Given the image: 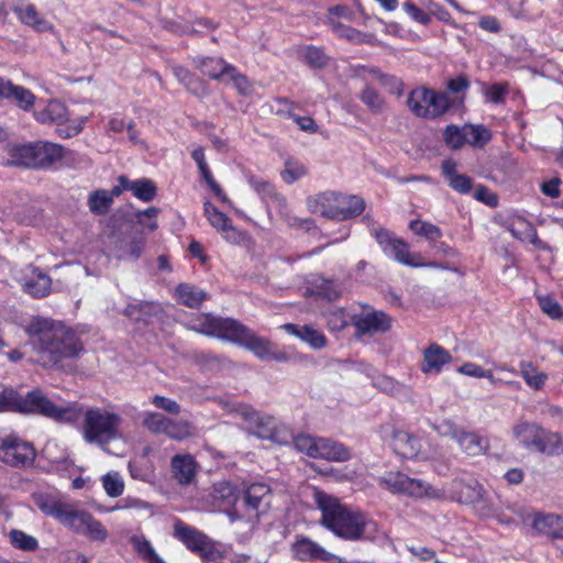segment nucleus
I'll return each instance as SVG.
<instances>
[{
  "instance_id": "obj_1",
  "label": "nucleus",
  "mask_w": 563,
  "mask_h": 563,
  "mask_svg": "<svg viewBox=\"0 0 563 563\" xmlns=\"http://www.w3.org/2000/svg\"><path fill=\"white\" fill-rule=\"evenodd\" d=\"M36 362L44 367H57L65 358L76 357L82 345L76 333L51 319L33 318L25 327Z\"/></svg>"
},
{
  "instance_id": "obj_2",
  "label": "nucleus",
  "mask_w": 563,
  "mask_h": 563,
  "mask_svg": "<svg viewBox=\"0 0 563 563\" xmlns=\"http://www.w3.org/2000/svg\"><path fill=\"white\" fill-rule=\"evenodd\" d=\"M312 499L321 512V526L341 539L362 540L369 538L377 529L376 522L366 512L342 504L335 496L314 488Z\"/></svg>"
},
{
  "instance_id": "obj_3",
  "label": "nucleus",
  "mask_w": 563,
  "mask_h": 563,
  "mask_svg": "<svg viewBox=\"0 0 563 563\" xmlns=\"http://www.w3.org/2000/svg\"><path fill=\"white\" fill-rule=\"evenodd\" d=\"M5 411L36 413L60 423L76 422L81 413L77 404H55L41 389L21 396L13 388H0V412Z\"/></svg>"
},
{
  "instance_id": "obj_4",
  "label": "nucleus",
  "mask_w": 563,
  "mask_h": 563,
  "mask_svg": "<svg viewBox=\"0 0 563 563\" xmlns=\"http://www.w3.org/2000/svg\"><path fill=\"white\" fill-rule=\"evenodd\" d=\"M120 413L101 407H92L85 411L81 426L82 439L90 444L101 448L111 441L122 438Z\"/></svg>"
},
{
  "instance_id": "obj_5",
  "label": "nucleus",
  "mask_w": 563,
  "mask_h": 563,
  "mask_svg": "<svg viewBox=\"0 0 563 563\" xmlns=\"http://www.w3.org/2000/svg\"><path fill=\"white\" fill-rule=\"evenodd\" d=\"M514 439L525 449L547 455L563 453L562 438L558 432L545 430L540 424L519 420L512 427Z\"/></svg>"
},
{
  "instance_id": "obj_6",
  "label": "nucleus",
  "mask_w": 563,
  "mask_h": 563,
  "mask_svg": "<svg viewBox=\"0 0 563 563\" xmlns=\"http://www.w3.org/2000/svg\"><path fill=\"white\" fill-rule=\"evenodd\" d=\"M407 106L418 118L434 119L448 111L451 100L445 92L418 87L410 91Z\"/></svg>"
},
{
  "instance_id": "obj_7",
  "label": "nucleus",
  "mask_w": 563,
  "mask_h": 563,
  "mask_svg": "<svg viewBox=\"0 0 563 563\" xmlns=\"http://www.w3.org/2000/svg\"><path fill=\"white\" fill-rule=\"evenodd\" d=\"M294 445L299 452L313 459L344 462L351 457L346 446L327 438L299 434L294 439Z\"/></svg>"
},
{
  "instance_id": "obj_8",
  "label": "nucleus",
  "mask_w": 563,
  "mask_h": 563,
  "mask_svg": "<svg viewBox=\"0 0 563 563\" xmlns=\"http://www.w3.org/2000/svg\"><path fill=\"white\" fill-rule=\"evenodd\" d=\"M271 488L265 483H253L241 495L240 503L233 511V520L254 523L269 505Z\"/></svg>"
},
{
  "instance_id": "obj_9",
  "label": "nucleus",
  "mask_w": 563,
  "mask_h": 563,
  "mask_svg": "<svg viewBox=\"0 0 563 563\" xmlns=\"http://www.w3.org/2000/svg\"><path fill=\"white\" fill-rule=\"evenodd\" d=\"M378 485L393 494H402L415 498H438L440 492L428 483L412 478L401 472H389L378 478Z\"/></svg>"
},
{
  "instance_id": "obj_10",
  "label": "nucleus",
  "mask_w": 563,
  "mask_h": 563,
  "mask_svg": "<svg viewBox=\"0 0 563 563\" xmlns=\"http://www.w3.org/2000/svg\"><path fill=\"white\" fill-rule=\"evenodd\" d=\"M174 536L203 561L214 562L220 559V551L217 549L216 543L195 527L178 520L174 525Z\"/></svg>"
},
{
  "instance_id": "obj_11",
  "label": "nucleus",
  "mask_w": 563,
  "mask_h": 563,
  "mask_svg": "<svg viewBox=\"0 0 563 563\" xmlns=\"http://www.w3.org/2000/svg\"><path fill=\"white\" fill-rule=\"evenodd\" d=\"M229 342L247 349L262 361L275 360L285 362L288 360L286 353L273 351L269 340L256 335L239 321L235 322Z\"/></svg>"
},
{
  "instance_id": "obj_12",
  "label": "nucleus",
  "mask_w": 563,
  "mask_h": 563,
  "mask_svg": "<svg viewBox=\"0 0 563 563\" xmlns=\"http://www.w3.org/2000/svg\"><path fill=\"white\" fill-rule=\"evenodd\" d=\"M372 234L387 256L404 265L411 267L429 266L434 268H444L443 265L434 262L428 264L419 262L418 258H420V256L417 254L412 255L409 252V245L404 240L393 236L384 229H373Z\"/></svg>"
},
{
  "instance_id": "obj_13",
  "label": "nucleus",
  "mask_w": 563,
  "mask_h": 563,
  "mask_svg": "<svg viewBox=\"0 0 563 563\" xmlns=\"http://www.w3.org/2000/svg\"><path fill=\"white\" fill-rule=\"evenodd\" d=\"M35 450L31 443L23 441L15 433L0 430V460L12 466L31 464Z\"/></svg>"
},
{
  "instance_id": "obj_14",
  "label": "nucleus",
  "mask_w": 563,
  "mask_h": 563,
  "mask_svg": "<svg viewBox=\"0 0 563 563\" xmlns=\"http://www.w3.org/2000/svg\"><path fill=\"white\" fill-rule=\"evenodd\" d=\"M229 410L235 412L242 420L246 431L262 439L276 438V420L269 415H264L246 404H233Z\"/></svg>"
},
{
  "instance_id": "obj_15",
  "label": "nucleus",
  "mask_w": 563,
  "mask_h": 563,
  "mask_svg": "<svg viewBox=\"0 0 563 563\" xmlns=\"http://www.w3.org/2000/svg\"><path fill=\"white\" fill-rule=\"evenodd\" d=\"M383 433L385 439H389V444L396 454L405 459H431V455L422 450L421 441L416 435L393 427L384 428Z\"/></svg>"
},
{
  "instance_id": "obj_16",
  "label": "nucleus",
  "mask_w": 563,
  "mask_h": 563,
  "mask_svg": "<svg viewBox=\"0 0 563 563\" xmlns=\"http://www.w3.org/2000/svg\"><path fill=\"white\" fill-rule=\"evenodd\" d=\"M351 323L355 328V336L361 340L383 334L390 329L389 317L383 311L374 309H365L353 314Z\"/></svg>"
},
{
  "instance_id": "obj_17",
  "label": "nucleus",
  "mask_w": 563,
  "mask_h": 563,
  "mask_svg": "<svg viewBox=\"0 0 563 563\" xmlns=\"http://www.w3.org/2000/svg\"><path fill=\"white\" fill-rule=\"evenodd\" d=\"M236 320L231 318L214 317L210 313H201L192 317L187 325L198 333L216 336L229 341Z\"/></svg>"
},
{
  "instance_id": "obj_18",
  "label": "nucleus",
  "mask_w": 563,
  "mask_h": 563,
  "mask_svg": "<svg viewBox=\"0 0 563 563\" xmlns=\"http://www.w3.org/2000/svg\"><path fill=\"white\" fill-rule=\"evenodd\" d=\"M0 99L14 103L23 111L31 110L36 101L34 93L23 86L14 85L11 80L0 77Z\"/></svg>"
},
{
  "instance_id": "obj_19",
  "label": "nucleus",
  "mask_w": 563,
  "mask_h": 563,
  "mask_svg": "<svg viewBox=\"0 0 563 563\" xmlns=\"http://www.w3.org/2000/svg\"><path fill=\"white\" fill-rule=\"evenodd\" d=\"M20 282L24 291L35 298H43L51 292L49 276L32 265L25 267Z\"/></svg>"
},
{
  "instance_id": "obj_20",
  "label": "nucleus",
  "mask_w": 563,
  "mask_h": 563,
  "mask_svg": "<svg viewBox=\"0 0 563 563\" xmlns=\"http://www.w3.org/2000/svg\"><path fill=\"white\" fill-rule=\"evenodd\" d=\"M291 552L300 561L319 560L330 562L331 560H340L307 537L298 538L291 545Z\"/></svg>"
},
{
  "instance_id": "obj_21",
  "label": "nucleus",
  "mask_w": 563,
  "mask_h": 563,
  "mask_svg": "<svg viewBox=\"0 0 563 563\" xmlns=\"http://www.w3.org/2000/svg\"><path fill=\"white\" fill-rule=\"evenodd\" d=\"M212 497L217 507L233 522V511L240 503L241 493L229 482H220L213 485Z\"/></svg>"
},
{
  "instance_id": "obj_22",
  "label": "nucleus",
  "mask_w": 563,
  "mask_h": 563,
  "mask_svg": "<svg viewBox=\"0 0 563 563\" xmlns=\"http://www.w3.org/2000/svg\"><path fill=\"white\" fill-rule=\"evenodd\" d=\"M33 145V168H49L65 155L63 146L51 142H35Z\"/></svg>"
},
{
  "instance_id": "obj_23",
  "label": "nucleus",
  "mask_w": 563,
  "mask_h": 563,
  "mask_svg": "<svg viewBox=\"0 0 563 563\" xmlns=\"http://www.w3.org/2000/svg\"><path fill=\"white\" fill-rule=\"evenodd\" d=\"M451 361L452 356L449 351L437 343H432L423 351L420 369L426 375H439Z\"/></svg>"
},
{
  "instance_id": "obj_24",
  "label": "nucleus",
  "mask_w": 563,
  "mask_h": 563,
  "mask_svg": "<svg viewBox=\"0 0 563 563\" xmlns=\"http://www.w3.org/2000/svg\"><path fill=\"white\" fill-rule=\"evenodd\" d=\"M205 216L209 223L230 243H239L241 233L231 224V220L212 203L205 202Z\"/></svg>"
},
{
  "instance_id": "obj_25",
  "label": "nucleus",
  "mask_w": 563,
  "mask_h": 563,
  "mask_svg": "<svg viewBox=\"0 0 563 563\" xmlns=\"http://www.w3.org/2000/svg\"><path fill=\"white\" fill-rule=\"evenodd\" d=\"M282 328L288 334L296 336L300 341L307 343L313 350H321L327 346L328 340L325 335L312 325L285 323L282 325Z\"/></svg>"
},
{
  "instance_id": "obj_26",
  "label": "nucleus",
  "mask_w": 563,
  "mask_h": 563,
  "mask_svg": "<svg viewBox=\"0 0 563 563\" xmlns=\"http://www.w3.org/2000/svg\"><path fill=\"white\" fill-rule=\"evenodd\" d=\"M338 192L324 191L307 200V207L312 213H319L329 219H338Z\"/></svg>"
},
{
  "instance_id": "obj_27",
  "label": "nucleus",
  "mask_w": 563,
  "mask_h": 563,
  "mask_svg": "<svg viewBox=\"0 0 563 563\" xmlns=\"http://www.w3.org/2000/svg\"><path fill=\"white\" fill-rule=\"evenodd\" d=\"M442 174L449 185V187L461 194L467 195L473 189V180L471 177L457 172V164L454 161H443L441 165Z\"/></svg>"
},
{
  "instance_id": "obj_28",
  "label": "nucleus",
  "mask_w": 563,
  "mask_h": 563,
  "mask_svg": "<svg viewBox=\"0 0 563 563\" xmlns=\"http://www.w3.org/2000/svg\"><path fill=\"white\" fill-rule=\"evenodd\" d=\"M33 115L38 123L60 125L68 120L69 114L63 102L51 100L43 108L34 110Z\"/></svg>"
},
{
  "instance_id": "obj_29",
  "label": "nucleus",
  "mask_w": 563,
  "mask_h": 563,
  "mask_svg": "<svg viewBox=\"0 0 563 563\" xmlns=\"http://www.w3.org/2000/svg\"><path fill=\"white\" fill-rule=\"evenodd\" d=\"M20 22L35 30L36 32H53L54 25L44 19L33 4L16 5L13 8Z\"/></svg>"
},
{
  "instance_id": "obj_30",
  "label": "nucleus",
  "mask_w": 563,
  "mask_h": 563,
  "mask_svg": "<svg viewBox=\"0 0 563 563\" xmlns=\"http://www.w3.org/2000/svg\"><path fill=\"white\" fill-rule=\"evenodd\" d=\"M508 231L521 242L531 243L538 249L545 247V244L538 238L537 230L532 223L522 217L514 218L508 225Z\"/></svg>"
},
{
  "instance_id": "obj_31",
  "label": "nucleus",
  "mask_w": 563,
  "mask_h": 563,
  "mask_svg": "<svg viewBox=\"0 0 563 563\" xmlns=\"http://www.w3.org/2000/svg\"><path fill=\"white\" fill-rule=\"evenodd\" d=\"M119 183L121 191L129 190L134 197L144 202L153 200L156 195V186L154 181L148 178L130 180L125 176H120Z\"/></svg>"
},
{
  "instance_id": "obj_32",
  "label": "nucleus",
  "mask_w": 563,
  "mask_h": 563,
  "mask_svg": "<svg viewBox=\"0 0 563 563\" xmlns=\"http://www.w3.org/2000/svg\"><path fill=\"white\" fill-rule=\"evenodd\" d=\"M145 245L142 235H130L119 239L114 246V256L119 260L135 261L140 257Z\"/></svg>"
},
{
  "instance_id": "obj_33",
  "label": "nucleus",
  "mask_w": 563,
  "mask_h": 563,
  "mask_svg": "<svg viewBox=\"0 0 563 563\" xmlns=\"http://www.w3.org/2000/svg\"><path fill=\"white\" fill-rule=\"evenodd\" d=\"M533 529L555 539H563V517L554 514H539L532 522Z\"/></svg>"
},
{
  "instance_id": "obj_34",
  "label": "nucleus",
  "mask_w": 563,
  "mask_h": 563,
  "mask_svg": "<svg viewBox=\"0 0 563 563\" xmlns=\"http://www.w3.org/2000/svg\"><path fill=\"white\" fill-rule=\"evenodd\" d=\"M172 470L180 484H189L196 475V462L189 454H178L172 459Z\"/></svg>"
},
{
  "instance_id": "obj_35",
  "label": "nucleus",
  "mask_w": 563,
  "mask_h": 563,
  "mask_svg": "<svg viewBox=\"0 0 563 563\" xmlns=\"http://www.w3.org/2000/svg\"><path fill=\"white\" fill-rule=\"evenodd\" d=\"M90 515L86 509L78 508L74 504L68 503L58 522L74 533L79 534Z\"/></svg>"
},
{
  "instance_id": "obj_36",
  "label": "nucleus",
  "mask_w": 563,
  "mask_h": 563,
  "mask_svg": "<svg viewBox=\"0 0 563 563\" xmlns=\"http://www.w3.org/2000/svg\"><path fill=\"white\" fill-rule=\"evenodd\" d=\"M338 220L357 217L365 209V201L358 196L338 192Z\"/></svg>"
},
{
  "instance_id": "obj_37",
  "label": "nucleus",
  "mask_w": 563,
  "mask_h": 563,
  "mask_svg": "<svg viewBox=\"0 0 563 563\" xmlns=\"http://www.w3.org/2000/svg\"><path fill=\"white\" fill-rule=\"evenodd\" d=\"M130 543L137 556L145 563H165L144 534L135 533L131 536Z\"/></svg>"
},
{
  "instance_id": "obj_38",
  "label": "nucleus",
  "mask_w": 563,
  "mask_h": 563,
  "mask_svg": "<svg viewBox=\"0 0 563 563\" xmlns=\"http://www.w3.org/2000/svg\"><path fill=\"white\" fill-rule=\"evenodd\" d=\"M165 435L175 441H184L197 437L198 429L189 420L169 418Z\"/></svg>"
},
{
  "instance_id": "obj_39",
  "label": "nucleus",
  "mask_w": 563,
  "mask_h": 563,
  "mask_svg": "<svg viewBox=\"0 0 563 563\" xmlns=\"http://www.w3.org/2000/svg\"><path fill=\"white\" fill-rule=\"evenodd\" d=\"M176 300L189 308H198L206 299L207 292L189 284H180L175 290Z\"/></svg>"
},
{
  "instance_id": "obj_40",
  "label": "nucleus",
  "mask_w": 563,
  "mask_h": 563,
  "mask_svg": "<svg viewBox=\"0 0 563 563\" xmlns=\"http://www.w3.org/2000/svg\"><path fill=\"white\" fill-rule=\"evenodd\" d=\"M456 442L466 454L472 456L479 455L487 449V441L484 438L465 430L456 433Z\"/></svg>"
},
{
  "instance_id": "obj_41",
  "label": "nucleus",
  "mask_w": 563,
  "mask_h": 563,
  "mask_svg": "<svg viewBox=\"0 0 563 563\" xmlns=\"http://www.w3.org/2000/svg\"><path fill=\"white\" fill-rule=\"evenodd\" d=\"M33 499L35 505L47 516L53 517L57 521L63 516V512L68 505V503H65L54 496L46 495V494H34Z\"/></svg>"
},
{
  "instance_id": "obj_42",
  "label": "nucleus",
  "mask_w": 563,
  "mask_h": 563,
  "mask_svg": "<svg viewBox=\"0 0 563 563\" xmlns=\"http://www.w3.org/2000/svg\"><path fill=\"white\" fill-rule=\"evenodd\" d=\"M520 375L525 383L533 390H541L548 382L549 375L530 362L519 363Z\"/></svg>"
},
{
  "instance_id": "obj_43",
  "label": "nucleus",
  "mask_w": 563,
  "mask_h": 563,
  "mask_svg": "<svg viewBox=\"0 0 563 563\" xmlns=\"http://www.w3.org/2000/svg\"><path fill=\"white\" fill-rule=\"evenodd\" d=\"M121 188L114 187L111 192L107 190H97L89 197L88 205L95 214L106 213L113 202V196H120Z\"/></svg>"
},
{
  "instance_id": "obj_44",
  "label": "nucleus",
  "mask_w": 563,
  "mask_h": 563,
  "mask_svg": "<svg viewBox=\"0 0 563 563\" xmlns=\"http://www.w3.org/2000/svg\"><path fill=\"white\" fill-rule=\"evenodd\" d=\"M198 67L202 74L212 79H219L227 76L228 73L234 71V67L232 65L227 64L222 58L216 57L201 58L198 63Z\"/></svg>"
},
{
  "instance_id": "obj_45",
  "label": "nucleus",
  "mask_w": 563,
  "mask_h": 563,
  "mask_svg": "<svg viewBox=\"0 0 563 563\" xmlns=\"http://www.w3.org/2000/svg\"><path fill=\"white\" fill-rule=\"evenodd\" d=\"M8 165L33 167V145L32 143L22 145H12L8 148Z\"/></svg>"
},
{
  "instance_id": "obj_46",
  "label": "nucleus",
  "mask_w": 563,
  "mask_h": 563,
  "mask_svg": "<svg viewBox=\"0 0 563 563\" xmlns=\"http://www.w3.org/2000/svg\"><path fill=\"white\" fill-rule=\"evenodd\" d=\"M249 184L258 195H261L263 200L267 201L268 199H272L278 205V207H286L285 198L275 192V188L269 181L256 176H250Z\"/></svg>"
},
{
  "instance_id": "obj_47",
  "label": "nucleus",
  "mask_w": 563,
  "mask_h": 563,
  "mask_svg": "<svg viewBox=\"0 0 563 563\" xmlns=\"http://www.w3.org/2000/svg\"><path fill=\"white\" fill-rule=\"evenodd\" d=\"M169 417L156 412V411H144L142 413V426L148 432L153 434H164L166 433L168 426Z\"/></svg>"
},
{
  "instance_id": "obj_48",
  "label": "nucleus",
  "mask_w": 563,
  "mask_h": 563,
  "mask_svg": "<svg viewBox=\"0 0 563 563\" xmlns=\"http://www.w3.org/2000/svg\"><path fill=\"white\" fill-rule=\"evenodd\" d=\"M312 292L319 297H323L328 300H335L341 296V287L332 280L323 277H314L312 280Z\"/></svg>"
},
{
  "instance_id": "obj_49",
  "label": "nucleus",
  "mask_w": 563,
  "mask_h": 563,
  "mask_svg": "<svg viewBox=\"0 0 563 563\" xmlns=\"http://www.w3.org/2000/svg\"><path fill=\"white\" fill-rule=\"evenodd\" d=\"M80 536L88 538L91 541L103 543L109 537L106 527L97 520L92 515L86 521L82 530L79 532Z\"/></svg>"
},
{
  "instance_id": "obj_50",
  "label": "nucleus",
  "mask_w": 563,
  "mask_h": 563,
  "mask_svg": "<svg viewBox=\"0 0 563 563\" xmlns=\"http://www.w3.org/2000/svg\"><path fill=\"white\" fill-rule=\"evenodd\" d=\"M102 487L109 497H119L124 492L123 477L115 471L108 472L101 477Z\"/></svg>"
},
{
  "instance_id": "obj_51",
  "label": "nucleus",
  "mask_w": 563,
  "mask_h": 563,
  "mask_svg": "<svg viewBox=\"0 0 563 563\" xmlns=\"http://www.w3.org/2000/svg\"><path fill=\"white\" fill-rule=\"evenodd\" d=\"M10 543L22 551H35L38 548V541L33 536L26 534L19 529H12L9 532Z\"/></svg>"
},
{
  "instance_id": "obj_52",
  "label": "nucleus",
  "mask_w": 563,
  "mask_h": 563,
  "mask_svg": "<svg viewBox=\"0 0 563 563\" xmlns=\"http://www.w3.org/2000/svg\"><path fill=\"white\" fill-rule=\"evenodd\" d=\"M466 144L481 147L492 139V133L483 125L465 124Z\"/></svg>"
},
{
  "instance_id": "obj_53",
  "label": "nucleus",
  "mask_w": 563,
  "mask_h": 563,
  "mask_svg": "<svg viewBox=\"0 0 563 563\" xmlns=\"http://www.w3.org/2000/svg\"><path fill=\"white\" fill-rule=\"evenodd\" d=\"M409 229L415 234L426 238L429 242H435L442 236V231L439 227L421 220L410 221Z\"/></svg>"
},
{
  "instance_id": "obj_54",
  "label": "nucleus",
  "mask_w": 563,
  "mask_h": 563,
  "mask_svg": "<svg viewBox=\"0 0 563 563\" xmlns=\"http://www.w3.org/2000/svg\"><path fill=\"white\" fill-rule=\"evenodd\" d=\"M444 142L448 146L453 150L461 148L466 144V131L465 125L457 126L454 124H450L445 128L443 133Z\"/></svg>"
},
{
  "instance_id": "obj_55",
  "label": "nucleus",
  "mask_w": 563,
  "mask_h": 563,
  "mask_svg": "<svg viewBox=\"0 0 563 563\" xmlns=\"http://www.w3.org/2000/svg\"><path fill=\"white\" fill-rule=\"evenodd\" d=\"M306 174L307 168L302 163L287 159L284 169L280 172V177L286 184L290 185L302 178Z\"/></svg>"
},
{
  "instance_id": "obj_56",
  "label": "nucleus",
  "mask_w": 563,
  "mask_h": 563,
  "mask_svg": "<svg viewBox=\"0 0 563 563\" xmlns=\"http://www.w3.org/2000/svg\"><path fill=\"white\" fill-rule=\"evenodd\" d=\"M324 318L331 332L341 331L351 322V317L343 309L330 310L324 313Z\"/></svg>"
},
{
  "instance_id": "obj_57",
  "label": "nucleus",
  "mask_w": 563,
  "mask_h": 563,
  "mask_svg": "<svg viewBox=\"0 0 563 563\" xmlns=\"http://www.w3.org/2000/svg\"><path fill=\"white\" fill-rule=\"evenodd\" d=\"M538 302L541 310L552 319H561L563 309L560 303L550 296H538Z\"/></svg>"
},
{
  "instance_id": "obj_58",
  "label": "nucleus",
  "mask_w": 563,
  "mask_h": 563,
  "mask_svg": "<svg viewBox=\"0 0 563 563\" xmlns=\"http://www.w3.org/2000/svg\"><path fill=\"white\" fill-rule=\"evenodd\" d=\"M361 100L373 111L379 112L384 107V99L372 87H366L361 93Z\"/></svg>"
},
{
  "instance_id": "obj_59",
  "label": "nucleus",
  "mask_w": 563,
  "mask_h": 563,
  "mask_svg": "<svg viewBox=\"0 0 563 563\" xmlns=\"http://www.w3.org/2000/svg\"><path fill=\"white\" fill-rule=\"evenodd\" d=\"M507 92L508 87L506 84H494L492 86L485 87L484 89V96L486 101L496 104L504 102Z\"/></svg>"
},
{
  "instance_id": "obj_60",
  "label": "nucleus",
  "mask_w": 563,
  "mask_h": 563,
  "mask_svg": "<svg viewBox=\"0 0 563 563\" xmlns=\"http://www.w3.org/2000/svg\"><path fill=\"white\" fill-rule=\"evenodd\" d=\"M151 404L170 415H179L181 411V407L177 401L165 396L155 395L151 398Z\"/></svg>"
},
{
  "instance_id": "obj_61",
  "label": "nucleus",
  "mask_w": 563,
  "mask_h": 563,
  "mask_svg": "<svg viewBox=\"0 0 563 563\" xmlns=\"http://www.w3.org/2000/svg\"><path fill=\"white\" fill-rule=\"evenodd\" d=\"M457 372L460 374L475 378H492V371L485 369L482 366L472 362H467L461 365L457 368Z\"/></svg>"
},
{
  "instance_id": "obj_62",
  "label": "nucleus",
  "mask_w": 563,
  "mask_h": 563,
  "mask_svg": "<svg viewBox=\"0 0 563 563\" xmlns=\"http://www.w3.org/2000/svg\"><path fill=\"white\" fill-rule=\"evenodd\" d=\"M378 81L386 87L391 93H401L402 82L395 76L383 74L379 70H373Z\"/></svg>"
},
{
  "instance_id": "obj_63",
  "label": "nucleus",
  "mask_w": 563,
  "mask_h": 563,
  "mask_svg": "<svg viewBox=\"0 0 563 563\" xmlns=\"http://www.w3.org/2000/svg\"><path fill=\"white\" fill-rule=\"evenodd\" d=\"M402 9L412 20L422 25H428L431 22V15L412 2H405Z\"/></svg>"
},
{
  "instance_id": "obj_64",
  "label": "nucleus",
  "mask_w": 563,
  "mask_h": 563,
  "mask_svg": "<svg viewBox=\"0 0 563 563\" xmlns=\"http://www.w3.org/2000/svg\"><path fill=\"white\" fill-rule=\"evenodd\" d=\"M305 59L308 64H310L313 67H322L327 64V56L324 53L314 46H309L305 51Z\"/></svg>"
}]
</instances>
